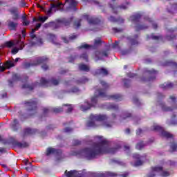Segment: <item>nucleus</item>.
Returning <instances> with one entry per match:
<instances>
[{
    "label": "nucleus",
    "mask_w": 177,
    "mask_h": 177,
    "mask_svg": "<svg viewBox=\"0 0 177 177\" xmlns=\"http://www.w3.org/2000/svg\"><path fill=\"white\" fill-rule=\"evenodd\" d=\"M95 141L97 143L94 142L90 148L74 150L72 151L71 155L81 158H86V160H93V158H96L101 154H107L109 153L114 154L121 147V145H118L116 148H111L110 143L107 140L100 136H95Z\"/></svg>",
    "instance_id": "obj_1"
},
{
    "label": "nucleus",
    "mask_w": 177,
    "mask_h": 177,
    "mask_svg": "<svg viewBox=\"0 0 177 177\" xmlns=\"http://www.w3.org/2000/svg\"><path fill=\"white\" fill-rule=\"evenodd\" d=\"M102 86L104 89H97L95 93V95L91 98V103L88 101H85L84 103L80 105V110L82 111H88L91 107H95L97 104V100L99 97H104L106 100L111 99L112 100H121L122 99V95L120 94H114L112 95H107L106 93V89L110 86L109 84L106 83L104 81H100Z\"/></svg>",
    "instance_id": "obj_2"
},
{
    "label": "nucleus",
    "mask_w": 177,
    "mask_h": 177,
    "mask_svg": "<svg viewBox=\"0 0 177 177\" xmlns=\"http://www.w3.org/2000/svg\"><path fill=\"white\" fill-rule=\"evenodd\" d=\"M115 120H117L115 113H112L110 117L106 114H91L86 125L88 128H97L100 126L104 128H111Z\"/></svg>",
    "instance_id": "obj_3"
},
{
    "label": "nucleus",
    "mask_w": 177,
    "mask_h": 177,
    "mask_svg": "<svg viewBox=\"0 0 177 177\" xmlns=\"http://www.w3.org/2000/svg\"><path fill=\"white\" fill-rule=\"evenodd\" d=\"M48 62V57L46 56L44 57H37L35 58L33 62H26L24 64L25 68H28L29 67H32V66H38L39 64H43L41 66V68L46 71L49 68L47 64Z\"/></svg>",
    "instance_id": "obj_4"
},
{
    "label": "nucleus",
    "mask_w": 177,
    "mask_h": 177,
    "mask_svg": "<svg viewBox=\"0 0 177 177\" xmlns=\"http://www.w3.org/2000/svg\"><path fill=\"white\" fill-rule=\"evenodd\" d=\"M168 103L172 106L171 108L167 106L162 101H159L158 105L162 109V111H175V110H177L176 97L175 95H171L169 97Z\"/></svg>",
    "instance_id": "obj_5"
},
{
    "label": "nucleus",
    "mask_w": 177,
    "mask_h": 177,
    "mask_svg": "<svg viewBox=\"0 0 177 177\" xmlns=\"http://www.w3.org/2000/svg\"><path fill=\"white\" fill-rule=\"evenodd\" d=\"M162 177L169 176V173L167 170H164L162 167L156 166L152 167L151 171L149 173L148 177H154L156 174Z\"/></svg>",
    "instance_id": "obj_6"
},
{
    "label": "nucleus",
    "mask_w": 177,
    "mask_h": 177,
    "mask_svg": "<svg viewBox=\"0 0 177 177\" xmlns=\"http://www.w3.org/2000/svg\"><path fill=\"white\" fill-rule=\"evenodd\" d=\"M151 131L160 132V136L162 138H166V139H171L174 138V136L171 133L164 130V128L161 127V126L158 125L157 123L153 124V125L151 127Z\"/></svg>",
    "instance_id": "obj_7"
},
{
    "label": "nucleus",
    "mask_w": 177,
    "mask_h": 177,
    "mask_svg": "<svg viewBox=\"0 0 177 177\" xmlns=\"http://www.w3.org/2000/svg\"><path fill=\"white\" fill-rule=\"evenodd\" d=\"M41 26H42L41 24H37L35 26V28L32 29V31L30 34V37L32 39V45H39L41 46L42 44H44V41H42V39L37 38V36L34 34L37 30H39L41 28Z\"/></svg>",
    "instance_id": "obj_8"
},
{
    "label": "nucleus",
    "mask_w": 177,
    "mask_h": 177,
    "mask_svg": "<svg viewBox=\"0 0 177 177\" xmlns=\"http://www.w3.org/2000/svg\"><path fill=\"white\" fill-rule=\"evenodd\" d=\"M59 80L52 78L50 80L42 77L40 83H35L33 86H50V85H59Z\"/></svg>",
    "instance_id": "obj_9"
},
{
    "label": "nucleus",
    "mask_w": 177,
    "mask_h": 177,
    "mask_svg": "<svg viewBox=\"0 0 177 177\" xmlns=\"http://www.w3.org/2000/svg\"><path fill=\"white\" fill-rule=\"evenodd\" d=\"M140 17H141L140 14H136L130 17V21H131V23H133L134 24H136V31H140V30H146V28L149 27V26L138 24V23H139V20H140Z\"/></svg>",
    "instance_id": "obj_10"
},
{
    "label": "nucleus",
    "mask_w": 177,
    "mask_h": 177,
    "mask_svg": "<svg viewBox=\"0 0 177 177\" xmlns=\"http://www.w3.org/2000/svg\"><path fill=\"white\" fill-rule=\"evenodd\" d=\"M50 154L55 155V158L57 161H62L63 160L64 156L62 153V150L56 149L55 148H48L46 150V156H50Z\"/></svg>",
    "instance_id": "obj_11"
},
{
    "label": "nucleus",
    "mask_w": 177,
    "mask_h": 177,
    "mask_svg": "<svg viewBox=\"0 0 177 177\" xmlns=\"http://www.w3.org/2000/svg\"><path fill=\"white\" fill-rule=\"evenodd\" d=\"M65 175L67 177H84L85 176V172L77 170H71L69 171H66Z\"/></svg>",
    "instance_id": "obj_12"
},
{
    "label": "nucleus",
    "mask_w": 177,
    "mask_h": 177,
    "mask_svg": "<svg viewBox=\"0 0 177 177\" xmlns=\"http://www.w3.org/2000/svg\"><path fill=\"white\" fill-rule=\"evenodd\" d=\"M91 48L90 45L86 44H83L80 46H79V49L82 50L84 53L80 55V59L85 60V62H88V54H86V50Z\"/></svg>",
    "instance_id": "obj_13"
},
{
    "label": "nucleus",
    "mask_w": 177,
    "mask_h": 177,
    "mask_svg": "<svg viewBox=\"0 0 177 177\" xmlns=\"http://www.w3.org/2000/svg\"><path fill=\"white\" fill-rule=\"evenodd\" d=\"M110 6L114 13H117L118 10H125V9H128V6L127 5H122V6H118L117 3H115V0H112L111 1Z\"/></svg>",
    "instance_id": "obj_14"
},
{
    "label": "nucleus",
    "mask_w": 177,
    "mask_h": 177,
    "mask_svg": "<svg viewBox=\"0 0 177 177\" xmlns=\"http://www.w3.org/2000/svg\"><path fill=\"white\" fill-rule=\"evenodd\" d=\"M142 157L138 153H133V158L135 160V162H132L131 165L133 167H140V165H143V161H142Z\"/></svg>",
    "instance_id": "obj_15"
},
{
    "label": "nucleus",
    "mask_w": 177,
    "mask_h": 177,
    "mask_svg": "<svg viewBox=\"0 0 177 177\" xmlns=\"http://www.w3.org/2000/svg\"><path fill=\"white\" fill-rule=\"evenodd\" d=\"M61 5L62 3H51L49 9L47 11H46V15H48V16H51L53 12H57L59 9H61L60 8Z\"/></svg>",
    "instance_id": "obj_16"
},
{
    "label": "nucleus",
    "mask_w": 177,
    "mask_h": 177,
    "mask_svg": "<svg viewBox=\"0 0 177 177\" xmlns=\"http://www.w3.org/2000/svg\"><path fill=\"white\" fill-rule=\"evenodd\" d=\"M73 105H68V104H64L62 107H57L53 109L54 113H60L63 111V110H65L67 111V113H70L73 111Z\"/></svg>",
    "instance_id": "obj_17"
},
{
    "label": "nucleus",
    "mask_w": 177,
    "mask_h": 177,
    "mask_svg": "<svg viewBox=\"0 0 177 177\" xmlns=\"http://www.w3.org/2000/svg\"><path fill=\"white\" fill-rule=\"evenodd\" d=\"M26 106L29 107V111H34L37 110V104H38V100L37 99L30 100L26 103Z\"/></svg>",
    "instance_id": "obj_18"
},
{
    "label": "nucleus",
    "mask_w": 177,
    "mask_h": 177,
    "mask_svg": "<svg viewBox=\"0 0 177 177\" xmlns=\"http://www.w3.org/2000/svg\"><path fill=\"white\" fill-rule=\"evenodd\" d=\"M15 46H19V48H17L15 47L14 48L12 49L11 53L12 55H16L17 53H19V50H23V48H24V42L20 40H17Z\"/></svg>",
    "instance_id": "obj_19"
},
{
    "label": "nucleus",
    "mask_w": 177,
    "mask_h": 177,
    "mask_svg": "<svg viewBox=\"0 0 177 177\" xmlns=\"http://www.w3.org/2000/svg\"><path fill=\"white\" fill-rule=\"evenodd\" d=\"M83 19L87 20L88 24H99V23H100V19L96 17H90L88 15H84Z\"/></svg>",
    "instance_id": "obj_20"
},
{
    "label": "nucleus",
    "mask_w": 177,
    "mask_h": 177,
    "mask_svg": "<svg viewBox=\"0 0 177 177\" xmlns=\"http://www.w3.org/2000/svg\"><path fill=\"white\" fill-rule=\"evenodd\" d=\"M66 3L68 6L66 9L68 10H77V5H78V2L75 0H66Z\"/></svg>",
    "instance_id": "obj_21"
},
{
    "label": "nucleus",
    "mask_w": 177,
    "mask_h": 177,
    "mask_svg": "<svg viewBox=\"0 0 177 177\" xmlns=\"http://www.w3.org/2000/svg\"><path fill=\"white\" fill-rule=\"evenodd\" d=\"M15 62L12 61H7L4 66H1L0 64V71H5V68H10V67H14Z\"/></svg>",
    "instance_id": "obj_22"
},
{
    "label": "nucleus",
    "mask_w": 177,
    "mask_h": 177,
    "mask_svg": "<svg viewBox=\"0 0 177 177\" xmlns=\"http://www.w3.org/2000/svg\"><path fill=\"white\" fill-rule=\"evenodd\" d=\"M132 118V114L129 111L123 112L122 115L120 116V120L122 121H129Z\"/></svg>",
    "instance_id": "obj_23"
},
{
    "label": "nucleus",
    "mask_w": 177,
    "mask_h": 177,
    "mask_svg": "<svg viewBox=\"0 0 177 177\" xmlns=\"http://www.w3.org/2000/svg\"><path fill=\"white\" fill-rule=\"evenodd\" d=\"M97 176L98 177H113L117 176V174L111 171H106L104 173H97Z\"/></svg>",
    "instance_id": "obj_24"
},
{
    "label": "nucleus",
    "mask_w": 177,
    "mask_h": 177,
    "mask_svg": "<svg viewBox=\"0 0 177 177\" xmlns=\"http://www.w3.org/2000/svg\"><path fill=\"white\" fill-rule=\"evenodd\" d=\"M107 57L109 56V53L107 51H103L100 53V51H97L95 53V57L97 60H102L103 59V57Z\"/></svg>",
    "instance_id": "obj_25"
},
{
    "label": "nucleus",
    "mask_w": 177,
    "mask_h": 177,
    "mask_svg": "<svg viewBox=\"0 0 177 177\" xmlns=\"http://www.w3.org/2000/svg\"><path fill=\"white\" fill-rule=\"evenodd\" d=\"M37 130L35 129H30L27 128L24 130L23 136L24 138H26V136H28V135H32L34 133H36Z\"/></svg>",
    "instance_id": "obj_26"
},
{
    "label": "nucleus",
    "mask_w": 177,
    "mask_h": 177,
    "mask_svg": "<svg viewBox=\"0 0 177 177\" xmlns=\"http://www.w3.org/2000/svg\"><path fill=\"white\" fill-rule=\"evenodd\" d=\"M95 74L98 75H107V74H109V71H107V69L104 68H101L96 70Z\"/></svg>",
    "instance_id": "obj_27"
},
{
    "label": "nucleus",
    "mask_w": 177,
    "mask_h": 177,
    "mask_svg": "<svg viewBox=\"0 0 177 177\" xmlns=\"http://www.w3.org/2000/svg\"><path fill=\"white\" fill-rule=\"evenodd\" d=\"M19 79L20 76L18 74L14 73L12 75V80H8L9 86H13V82H15V81H19Z\"/></svg>",
    "instance_id": "obj_28"
},
{
    "label": "nucleus",
    "mask_w": 177,
    "mask_h": 177,
    "mask_svg": "<svg viewBox=\"0 0 177 177\" xmlns=\"http://www.w3.org/2000/svg\"><path fill=\"white\" fill-rule=\"evenodd\" d=\"M176 115H173L170 120H167V125H177Z\"/></svg>",
    "instance_id": "obj_29"
},
{
    "label": "nucleus",
    "mask_w": 177,
    "mask_h": 177,
    "mask_svg": "<svg viewBox=\"0 0 177 177\" xmlns=\"http://www.w3.org/2000/svg\"><path fill=\"white\" fill-rule=\"evenodd\" d=\"M8 27L10 30H16V27H17V22L13 21L10 19L8 21Z\"/></svg>",
    "instance_id": "obj_30"
},
{
    "label": "nucleus",
    "mask_w": 177,
    "mask_h": 177,
    "mask_svg": "<svg viewBox=\"0 0 177 177\" xmlns=\"http://www.w3.org/2000/svg\"><path fill=\"white\" fill-rule=\"evenodd\" d=\"M48 19V17L39 16L37 18H33V21H40V23H45Z\"/></svg>",
    "instance_id": "obj_31"
},
{
    "label": "nucleus",
    "mask_w": 177,
    "mask_h": 177,
    "mask_svg": "<svg viewBox=\"0 0 177 177\" xmlns=\"http://www.w3.org/2000/svg\"><path fill=\"white\" fill-rule=\"evenodd\" d=\"M11 128L14 131H17L19 129V121L17 119H15L11 124Z\"/></svg>",
    "instance_id": "obj_32"
},
{
    "label": "nucleus",
    "mask_w": 177,
    "mask_h": 177,
    "mask_svg": "<svg viewBox=\"0 0 177 177\" xmlns=\"http://www.w3.org/2000/svg\"><path fill=\"white\" fill-rule=\"evenodd\" d=\"M76 38H77L76 35H72L71 37H69L68 39H67L66 37H62V39L64 42H65V44H68L70 41H74V39H75Z\"/></svg>",
    "instance_id": "obj_33"
},
{
    "label": "nucleus",
    "mask_w": 177,
    "mask_h": 177,
    "mask_svg": "<svg viewBox=\"0 0 177 177\" xmlns=\"http://www.w3.org/2000/svg\"><path fill=\"white\" fill-rule=\"evenodd\" d=\"M106 50H110V49H118V41H115L113 44H109L106 46Z\"/></svg>",
    "instance_id": "obj_34"
},
{
    "label": "nucleus",
    "mask_w": 177,
    "mask_h": 177,
    "mask_svg": "<svg viewBox=\"0 0 177 177\" xmlns=\"http://www.w3.org/2000/svg\"><path fill=\"white\" fill-rule=\"evenodd\" d=\"M79 68L80 70H81V71H85L86 73H88V71H89V66L84 64H80L79 66Z\"/></svg>",
    "instance_id": "obj_35"
},
{
    "label": "nucleus",
    "mask_w": 177,
    "mask_h": 177,
    "mask_svg": "<svg viewBox=\"0 0 177 177\" xmlns=\"http://www.w3.org/2000/svg\"><path fill=\"white\" fill-rule=\"evenodd\" d=\"M160 86L162 88V89H169V88H172V86H174V84L167 82L162 84Z\"/></svg>",
    "instance_id": "obj_36"
},
{
    "label": "nucleus",
    "mask_w": 177,
    "mask_h": 177,
    "mask_svg": "<svg viewBox=\"0 0 177 177\" xmlns=\"http://www.w3.org/2000/svg\"><path fill=\"white\" fill-rule=\"evenodd\" d=\"M107 108L109 110H114V111H118V105H117V104H109L107 105Z\"/></svg>",
    "instance_id": "obj_37"
},
{
    "label": "nucleus",
    "mask_w": 177,
    "mask_h": 177,
    "mask_svg": "<svg viewBox=\"0 0 177 177\" xmlns=\"http://www.w3.org/2000/svg\"><path fill=\"white\" fill-rule=\"evenodd\" d=\"M109 21L115 22L118 23H124V19L122 18H119L118 19H115L114 17L111 16L109 19Z\"/></svg>",
    "instance_id": "obj_38"
},
{
    "label": "nucleus",
    "mask_w": 177,
    "mask_h": 177,
    "mask_svg": "<svg viewBox=\"0 0 177 177\" xmlns=\"http://www.w3.org/2000/svg\"><path fill=\"white\" fill-rule=\"evenodd\" d=\"M146 24H151L153 28H157V24L153 22V21H151V19L148 18L146 21H145Z\"/></svg>",
    "instance_id": "obj_39"
},
{
    "label": "nucleus",
    "mask_w": 177,
    "mask_h": 177,
    "mask_svg": "<svg viewBox=\"0 0 177 177\" xmlns=\"http://www.w3.org/2000/svg\"><path fill=\"white\" fill-rule=\"evenodd\" d=\"M165 66H171V67H173V68H176L177 69L176 62H174L172 61L167 62L166 64H165Z\"/></svg>",
    "instance_id": "obj_40"
},
{
    "label": "nucleus",
    "mask_w": 177,
    "mask_h": 177,
    "mask_svg": "<svg viewBox=\"0 0 177 177\" xmlns=\"http://www.w3.org/2000/svg\"><path fill=\"white\" fill-rule=\"evenodd\" d=\"M145 73L146 74H149V75H154V74L157 73V71H156L154 69L149 70V69L146 68L145 70Z\"/></svg>",
    "instance_id": "obj_41"
},
{
    "label": "nucleus",
    "mask_w": 177,
    "mask_h": 177,
    "mask_svg": "<svg viewBox=\"0 0 177 177\" xmlns=\"http://www.w3.org/2000/svg\"><path fill=\"white\" fill-rule=\"evenodd\" d=\"M175 10H177V3L170 6V9L168 8V12H170L171 13H174Z\"/></svg>",
    "instance_id": "obj_42"
},
{
    "label": "nucleus",
    "mask_w": 177,
    "mask_h": 177,
    "mask_svg": "<svg viewBox=\"0 0 177 177\" xmlns=\"http://www.w3.org/2000/svg\"><path fill=\"white\" fill-rule=\"evenodd\" d=\"M48 38H49V39H50V41L53 42V44H55V45L57 44V43H56V41H55L56 36L55 35L49 34Z\"/></svg>",
    "instance_id": "obj_43"
},
{
    "label": "nucleus",
    "mask_w": 177,
    "mask_h": 177,
    "mask_svg": "<svg viewBox=\"0 0 177 177\" xmlns=\"http://www.w3.org/2000/svg\"><path fill=\"white\" fill-rule=\"evenodd\" d=\"M147 38L148 39H153L154 41H157L158 39H160L161 38V37L160 36H156L153 34L151 35H147Z\"/></svg>",
    "instance_id": "obj_44"
},
{
    "label": "nucleus",
    "mask_w": 177,
    "mask_h": 177,
    "mask_svg": "<svg viewBox=\"0 0 177 177\" xmlns=\"http://www.w3.org/2000/svg\"><path fill=\"white\" fill-rule=\"evenodd\" d=\"M16 46V42L13 43L12 41H7L4 44V46L6 48H12V46Z\"/></svg>",
    "instance_id": "obj_45"
},
{
    "label": "nucleus",
    "mask_w": 177,
    "mask_h": 177,
    "mask_svg": "<svg viewBox=\"0 0 177 177\" xmlns=\"http://www.w3.org/2000/svg\"><path fill=\"white\" fill-rule=\"evenodd\" d=\"M80 89L77 87L72 88L71 90L66 91V93H78Z\"/></svg>",
    "instance_id": "obj_46"
},
{
    "label": "nucleus",
    "mask_w": 177,
    "mask_h": 177,
    "mask_svg": "<svg viewBox=\"0 0 177 177\" xmlns=\"http://www.w3.org/2000/svg\"><path fill=\"white\" fill-rule=\"evenodd\" d=\"M89 80L85 77H83L80 79V80H78L77 82V84H86Z\"/></svg>",
    "instance_id": "obj_47"
},
{
    "label": "nucleus",
    "mask_w": 177,
    "mask_h": 177,
    "mask_svg": "<svg viewBox=\"0 0 177 177\" xmlns=\"http://www.w3.org/2000/svg\"><path fill=\"white\" fill-rule=\"evenodd\" d=\"M143 147H145V144L143 143V142H138L136 146L137 150H142Z\"/></svg>",
    "instance_id": "obj_48"
},
{
    "label": "nucleus",
    "mask_w": 177,
    "mask_h": 177,
    "mask_svg": "<svg viewBox=\"0 0 177 177\" xmlns=\"http://www.w3.org/2000/svg\"><path fill=\"white\" fill-rule=\"evenodd\" d=\"M53 26H55V28H57V26H56V22H49L48 24H45L44 27L46 28H48V27H53Z\"/></svg>",
    "instance_id": "obj_49"
},
{
    "label": "nucleus",
    "mask_w": 177,
    "mask_h": 177,
    "mask_svg": "<svg viewBox=\"0 0 177 177\" xmlns=\"http://www.w3.org/2000/svg\"><path fill=\"white\" fill-rule=\"evenodd\" d=\"M177 145L175 142H172L170 145V151H176Z\"/></svg>",
    "instance_id": "obj_50"
},
{
    "label": "nucleus",
    "mask_w": 177,
    "mask_h": 177,
    "mask_svg": "<svg viewBox=\"0 0 177 177\" xmlns=\"http://www.w3.org/2000/svg\"><path fill=\"white\" fill-rule=\"evenodd\" d=\"M12 15V20H15L16 21V20H17V19H19V15L17 14V12H15V11H11Z\"/></svg>",
    "instance_id": "obj_51"
},
{
    "label": "nucleus",
    "mask_w": 177,
    "mask_h": 177,
    "mask_svg": "<svg viewBox=\"0 0 177 177\" xmlns=\"http://www.w3.org/2000/svg\"><path fill=\"white\" fill-rule=\"evenodd\" d=\"M22 88L30 89V91H32L34 89V86H30V84H24Z\"/></svg>",
    "instance_id": "obj_52"
},
{
    "label": "nucleus",
    "mask_w": 177,
    "mask_h": 177,
    "mask_svg": "<svg viewBox=\"0 0 177 177\" xmlns=\"http://www.w3.org/2000/svg\"><path fill=\"white\" fill-rule=\"evenodd\" d=\"M63 132L65 133H70V132H73V129L71 127H66L63 130Z\"/></svg>",
    "instance_id": "obj_53"
},
{
    "label": "nucleus",
    "mask_w": 177,
    "mask_h": 177,
    "mask_svg": "<svg viewBox=\"0 0 177 177\" xmlns=\"http://www.w3.org/2000/svg\"><path fill=\"white\" fill-rule=\"evenodd\" d=\"M83 2H89L90 3H95V5H97L98 1L97 0H82Z\"/></svg>",
    "instance_id": "obj_54"
},
{
    "label": "nucleus",
    "mask_w": 177,
    "mask_h": 177,
    "mask_svg": "<svg viewBox=\"0 0 177 177\" xmlns=\"http://www.w3.org/2000/svg\"><path fill=\"white\" fill-rule=\"evenodd\" d=\"M167 165H170L171 167H174V165L176 164V162L174 160H167Z\"/></svg>",
    "instance_id": "obj_55"
},
{
    "label": "nucleus",
    "mask_w": 177,
    "mask_h": 177,
    "mask_svg": "<svg viewBox=\"0 0 177 177\" xmlns=\"http://www.w3.org/2000/svg\"><path fill=\"white\" fill-rule=\"evenodd\" d=\"M131 45H138V40L136 39H130Z\"/></svg>",
    "instance_id": "obj_56"
},
{
    "label": "nucleus",
    "mask_w": 177,
    "mask_h": 177,
    "mask_svg": "<svg viewBox=\"0 0 177 177\" xmlns=\"http://www.w3.org/2000/svg\"><path fill=\"white\" fill-rule=\"evenodd\" d=\"M113 162H115V164H118L119 165H124V162H121L118 160H113Z\"/></svg>",
    "instance_id": "obj_57"
},
{
    "label": "nucleus",
    "mask_w": 177,
    "mask_h": 177,
    "mask_svg": "<svg viewBox=\"0 0 177 177\" xmlns=\"http://www.w3.org/2000/svg\"><path fill=\"white\" fill-rule=\"evenodd\" d=\"M74 146H77V145H81V141L78 140H75L73 142Z\"/></svg>",
    "instance_id": "obj_58"
},
{
    "label": "nucleus",
    "mask_w": 177,
    "mask_h": 177,
    "mask_svg": "<svg viewBox=\"0 0 177 177\" xmlns=\"http://www.w3.org/2000/svg\"><path fill=\"white\" fill-rule=\"evenodd\" d=\"M113 30L114 31V32H121V31H122V29L118 28H113Z\"/></svg>",
    "instance_id": "obj_59"
},
{
    "label": "nucleus",
    "mask_w": 177,
    "mask_h": 177,
    "mask_svg": "<svg viewBox=\"0 0 177 177\" xmlns=\"http://www.w3.org/2000/svg\"><path fill=\"white\" fill-rule=\"evenodd\" d=\"M133 102L135 103V104H139V99H138L136 97L133 98Z\"/></svg>",
    "instance_id": "obj_60"
},
{
    "label": "nucleus",
    "mask_w": 177,
    "mask_h": 177,
    "mask_svg": "<svg viewBox=\"0 0 177 177\" xmlns=\"http://www.w3.org/2000/svg\"><path fill=\"white\" fill-rule=\"evenodd\" d=\"M124 86H126V88H128V86L129 85V80L125 79L124 80Z\"/></svg>",
    "instance_id": "obj_61"
},
{
    "label": "nucleus",
    "mask_w": 177,
    "mask_h": 177,
    "mask_svg": "<svg viewBox=\"0 0 177 177\" xmlns=\"http://www.w3.org/2000/svg\"><path fill=\"white\" fill-rule=\"evenodd\" d=\"M102 43V40L100 39H95V43H94V45H99L100 44Z\"/></svg>",
    "instance_id": "obj_62"
},
{
    "label": "nucleus",
    "mask_w": 177,
    "mask_h": 177,
    "mask_svg": "<svg viewBox=\"0 0 177 177\" xmlns=\"http://www.w3.org/2000/svg\"><path fill=\"white\" fill-rule=\"evenodd\" d=\"M7 95H6V93L3 92V93H1L0 94V97H1V99H5V97H6Z\"/></svg>",
    "instance_id": "obj_63"
},
{
    "label": "nucleus",
    "mask_w": 177,
    "mask_h": 177,
    "mask_svg": "<svg viewBox=\"0 0 177 177\" xmlns=\"http://www.w3.org/2000/svg\"><path fill=\"white\" fill-rule=\"evenodd\" d=\"M129 53V50H122L121 54L124 56L125 55H128Z\"/></svg>",
    "instance_id": "obj_64"
}]
</instances>
